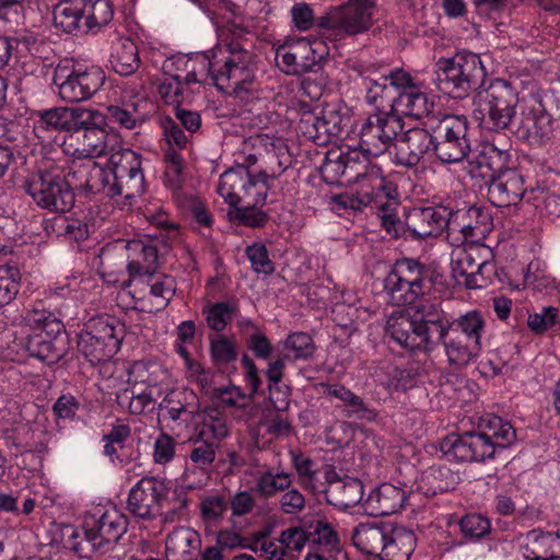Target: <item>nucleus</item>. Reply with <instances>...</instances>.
Returning a JSON list of instances; mask_svg holds the SVG:
<instances>
[{
  "label": "nucleus",
  "instance_id": "nucleus-1",
  "mask_svg": "<svg viewBox=\"0 0 560 560\" xmlns=\"http://www.w3.org/2000/svg\"><path fill=\"white\" fill-rule=\"evenodd\" d=\"M243 35L242 28L223 30L207 66V77L236 97H244L255 89L256 57L248 50Z\"/></svg>",
  "mask_w": 560,
  "mask_h": 560
},
{
  "label": "nucleus",
  "instance_id": "nucleus-2",
  "mask_svg": "<svg viewBox=\"0 0 560 560\" xmlns=\"http://www.w3.org/2000/svg\"><path fill=\"white\" fill-rule=\"evenodd\" d=\"M63 332L65 325L55 314L33 307L15 325L13 343L28 357L52 364L68 351V340Z\"/></svg>",
  "mask_w": 560,
  "mask_h": 560
},
{
  "label": "nucleus",
  "instance_id": "nucleus-3",
  "mask_svg": "<svg viewBox=\"0 0 560 560\" xmlns=\"http://www.w3.org/2000/svg\"><path fill=\"white\" fill-rule=\"evenodd\" d=\"M516 438L510 422L494 415L480 419L477 432L451 434L441 441L440 448L448 460L483 462L492 458L497 448H504Z\"/></svg>",
  "mask_w": 560,
  "mask_h": 560
},
{
  "label": "nucleus",
  "instance_id": "nucleus-4",
  "mask_svg": "<svg viewBox=\"0 0 560 560\" xmlns=\"http://www.w3.org/2000/svg\"><path fill=\"white\" fill-rule=\"evenodd\" d=\"M127 532V518L116 508L102 513L98 517L88 516L82 532L71 525L62 528V544L82 558L91 557L96 550L106 549L117 542Z\"/></svg>",
  "mask_w": 560,
  "mask_h": 560
},
{
  "label": "nucleus",
  "instance_id": "nucleus-5",
  "mask_svg": "<svg viewBox=\"0 0 560 560\" xmlns=\"http://www.w3.org/2000/svg\"><path fill=\"white\" fill-rule=\"evenodd\" d=\"M434 83L453 97H464L482 86L486 69L480 57L459 52L451 58H440L434 65Z\"/></svg>",
  "mask_w": 560,
  "mask_h": 560
},
{
  "label": "nucleus",
  "instance_id": "nucleus-6",
  "mask_svg": "<svg viewBox=\"0 0 560 560\" xmlns=\"http://www.w3.org/2000/svg\"><path fill=\"white\" fill-rule=\"evenodd\" d=\"M208 65L206 55H182L166 59L162 66L166 77L158 85L161 98L168 105L179 106L190 96V85L203 82Z\"/></svg>",
  "mask_w": 560,
  "mask_h": 560
},
{
  "label": "nucleus",
  "instance_id": "nucleus-7",
  "mask_svg": "<svg viewBox=\"0 0 560 560\" xmlns=\"http://www.w3.org/2000/svg\"><path fill=\"white\" fill-rule=\"evenodd\" d=\"M518 93L505 80L495 79L474 96V117L489 130L506 129L516 115Z\"/></svg>",
  "mask_w": 560,
  "mask_h": 560
},
{
  "label": "nucleus",
  "instance_id": "nucleus-8",
  "mask_svg": "<svg viewBox=\"0 0 560 560\" xmlns=\"http://www.w3.org/2000/svg\"><path fill=\"white\" fill-rule=\"evenodd\" d=\"M25 190L37 206L50 211L66 212L74 205V195L65 179L63 170L51 161H45L27 178Z\"/></svg>",
  "mask_w": 560,
  "mask_h": 560
},
{
  "label": "nucleus",
  "instance_id": "nucleus-9",
  "mask_svg": "<svg viewBox=\"0 0 560 560\" xmlns=\"http://www.w3.org/2000/svg\"><path fill=\"white\" fill-rule=\"evenodd\" d=\"M430 288V268L411 258L397 260L384 280L385 293L397 306L415 304Z\"/></svg>",
  "mask_w": 560,
  "mask_h": 560
},
{
  "label": "nucleus",
  "instance_id": "nucleus-10",
  "mask_svg": "<svg viewBox=\"0 0 560 560\" xmlns=\"http://www.w3.org/2000/svg\"><path fill=\"white\" fill-rule=\"evenodd\" d=\"M105 83V72L96 66L59 62L54 70L52 84L60 100L79 103L94 96Z\"/></svg>",
  "mask_w": 560,
  "mask_h": 560
},
{
  "label": "nucleus",
  "instance_id": "nucleus-11",
  "mask_svg": "<svg viewBox=\"0 0 560 560\" xmlns=\"http://www.w3.org/2000/svg\"><path fill=\"white\" fill-rule=\"evenodd\" d=\"M340 154L349 173V179L358 185L359 205L366 207L377 197L393 195V184L386 180L380 166L371 164V155L364 152L360 145L349 149L347 152H340Z\"/></svg>",
  "mask_w": 560,
  "mask_h": 560
},
{
  "label": "nucleus",
  "instance_id": "nucleus-12",
  "mask_svg": "<svg viewBox=\"0 0 560 560\" xmlns=\"http://www.w3.org/2000/svg\"><path fill=\"white\" fill-rule=\"evenodd\" d=\"M121 332V326L113 317L92 318L78 336V349L91 364L106 362L119 350Z\"/></svg>",
  "mask_w": 560,
  "mask_h": 560
},
{
  "label": "nucleus",
  "instance_id": "nucleus-13",
  "mask_svg": "<svg viewBox=\"0 0 560 560\" xmlns=\"http://www.w3.org/2000/svg\"><path fill=\"white\" fill-rule=\"evenodd\" d=\"M425 126L433 130L434 155L441 162L458 163L468 155V122L464 116L444 115L438 120L430 118Z\"/></svg>",
  "mask_w": 560,
  "mask_h": 560
},
{
  "label": "nucleus",
  "instance_id": "nucleus-14",
  "mask_svg": "<svg viewBox=\"0 0 560 560\" xmlns=\"http://www.w3.org/2000/svg\"><path fill=\"white\" fill-rule=\"evenodd\" d=\"M402 128V120L397 113H393L392 109L376 110L361 125L360 147L368 154L378 156L385 153L394 141L397 142Z\"/></svg>",
  "mask_w": 560,
  "mask_h": 560
},
{
  "label": "nucleus",
  "instance_id": "nucleus-15",
  "mask_svg": "<svg viewBox=\"0 0 560 560\" xmlns=\"http://www.w3.org/2000/svg\"><path fill=\"white\" fill-rule=\"evenodd\" d=\"M113 183L110 192L129 202L145 191L140 155L130 149H119L110 154Z\"/></svg>",
  "mask_w": 560,
  "mask_h": 560
},
{
  "label": "nucleus",
  "instance_id": "nucleus-16",
  "mask_svg": "<svg viewBox=\"0 0 560 560\" xmlns=\"http://www.w3.org/2000/svg\"><path fill=\"white\" fill-rule=\"evenodd\" d=\"M93 117L90 108L52 107L34 113L33 129L39 139H47L50 133L58 131L78 133L79 128L89 125Z\"/></svg>",
  "mask_w": 560,
  "mask_h": 560
},
{
  "label": "nucleus",
  "instance_id": "nucleus-17",
  "mask_svg": "<svg viewBox=\"0 0 560 560\" xmlns=\"http://www.w3.org/2000/svg\"><path fill=\"white\" fill-rule=\"evenodd\" d=\"M130 294L141 303V310L159 312L164 310L176 291L175 280L167 275L136 276L128 281Z\"/></svg>",
  "mask_w": 560,
  "mask_h": 560
},
{
  "label": "nucleus",
  "instance_id": "nucleus-18",
  "mask_svg": "<svg viewBox=\"0 0 560 560\" xmlns=\"http://www.w3.org/2000/svg\"><path fill=\"white\" fill-rule=\"evenodd\" d=\"M166 492L164 481L155 477H143L130 489L127 510L138 520L151 521L162 514Z\"/></svg>",
  "mask_w": 560,
  "mask_h": 560
},
{
  "label": "nucleus",
  "instance_id": "nucleus-19",
  "mask_svg": "<svg viewBox=\"0 0 560 560\" xmlns=\"http://www.w3.org/2000/svg\"><path fill=\"white\" fill-rule=\"evenodd\" d=\"M375 0H348L328 13L327 25L347 35L365 33L374 23Z\"/></svg>",
  "mask_w": 560,
  "mask_h": 560
},
{
  "label": "nucleus",
  "instance_id": "nucleus-20",
  "mask_svg": "<svg viewBox=\"0 0 560 560\" xmlns=\"http://www.w3.org/2000/svg\"><path fill=\"white\" fill-rule=\"evenodd\" d=\"M552 118L539 102L522 105L516 135L530 145L539 147L551 138Z\"/></svg>",
  "mask_w": 560,
  "mask_h": 560
},
{
  "label": "nucleus",
  "instance_id": "nucleus-21",
  "mask_svg": "<svg viewBox=\"0 0 560 560\" xmlns=\"http://www.w3.org/2000/svg\"><path fill=\"white\" fill-rule=\"evenodd\" d=\"M94 117L89 125L79 128L81 135L77 136L78 147L72 151L77 159H94L107 154L113 150L115 140L114 135H109L102 128L104 121L103 115L98 110L90 109Z\"/></svg>",
  "mask_w": 560,
  "mask_h": 560
},
{
  "label": "nucleus",
  "instance_id": "nucleus-22",
  "mask_svg": "<svg viewBox=\"0 0 560 560\" xmlns=\"http://www.w3.org/2000/svg\"><path fill=\"white\" fill-rule=\"evenodd\" d=\"M320 58L306 38L285 42L276 50V63L287 74H302L311 71Z\"/></svg>",
  "mask_w": 560,
  "mask_h": 560
},
{
  "label": "nucleus",
  "instance_id": "nucleus-23",
  "mask_svg": "<svg viewBox=\"0 0 560 560\" xmlns=\"http://www.w3.org/2000/svg\"><path fill=\"white\" fill-rule=\"evenodd\" d=\"M453 213V208L444 205L415 208L408 213L406 225L419 238L436 235L444 229L452 232Z\"/></svg>",
  "mask_w": 560,
  "mask_h": 560
},
{
  "label": "nucleus",
  "instance_id": "nucleus-24",
  "mask_svg": "<svg viewBox=\"0 0 560 560\" xmlns=\"http://www.w3.org/2000/svg\"><path fill=\"white\" fill-rule=\"evenodd\" d=\"M395 145L396 163L406 167H415L427 154L434 153L433 130L429 126L410 128L397 139Z\"/></svg>",
  "mask_w": 560,
  "mask_h": 560
},
{
  "label": "nucleus",
  "instance_id": "nucleus-25",
  "mask_svg": "<svg viewBox=\"0 0 560 560\" xmlns=\"http://www.w3.org/2000/svg\"><path fill=\"white\" fill-rule=\"evenodd\" d=\"M129 280L136 276H147L155 272L161 256L168 248L153 240H131L127 243Z\"/></svg>",
  "mask_w": 560,
  "mask_h": 560
},
{
  "label": "nucleus",
  "instance_id": "nucleus-26",
  "mask_svg": "<svg viewBox=\"0 0 560 560\" xmlns=\"http://www.w3.org/2000/svg\"><path fill=\"white\" fill-rule=\"evenodd\" d=\"M525 191L523 176L508 166L488 185V198L497 207L518 205Z\"/></svg>",
  "mask_w": 560,
  "mask_h": 560
},
{
  "label": "nucleus",
  "instance_id": "nucleus-27",
  "mask_svg": "<svg viewBox=\"0 0 560 560\" xmlns=\"http://www.w3.org/2000/svg\"><path fill=\"white\" fill-rule=\"evenodd\" d=\"M413 320L432 351L438 346V339L448 332L452 319L436 304L427 302L417 308Z\"/></svg>",
  "mask_w": 560,
  "mask_h": 560
},
{
  "label": "nucleus",
  "instance_id": "nucleus-28",
  "mask_svg": "<svg viewBox=\"0 0 560 560\" xmlns=\"http://www.w3.org/2000/svg\"><path fill=\"white\" fill-rule=\"evenodd\" d=\"M480 254L481 248L477 246L458 248L453 252L451 270L458 284L470 289L480 287L477 283V276L482 272L488 264L486 259L481 258Z\"/></svg>",
  "mask_w": 560,
  "mask_h": 560
},
{
  "label": "nucleus",
  "instance_id": "nucleus-29",
  "mask_svg": "<svg viewBox=\"0 0 560 560\" xmlns=\"http://www.w3.org/2000/svg\"><path fill=\"white\" fill-rule=\"evenodd\" d=\"M452 232H460L466 241L477 242L486 238L492 231L491 214L478 207L456 210L453 213Z\"/></svg>",
  "mask_w": 560,
  "mask_h": 560
},
{
  "label": "nucleus",
  "instance_id": "nucleus-30",
  "mask_svg": "<svg viewBox=\"0 0 560 560\" xmlns=\"http://www.w3.org/2000/svg\"><path fill=\"white\" fill-rule=\"evenodd\" d=\"M523 556L528 560H552L560 558V535L533 529L518 537Z\"/></svg>",
  "mask_w": 560,
  "mask_h": 560
},
{
  "label": "nucleus",
  "instance_id": "nucleus-31",
  "mask_svg": "<svg viewBox=\"0 0 560 560\" xmlns=\"http://www.w3.org/2000/svg\"><path fill=\"white\" fill-rule=\"evenodd\" d=\"M510 161V154L493 145L483 147L468 160L467 172L474 178H481L489 185Z\"/></svg>",
  "mask_w": 560,
  "mask_h": 560
},
{
  "label": "nucleus",
  "instance_id": "nucleus-32",
  "mask_svg": "<svg viewBox=\"0 0 560 560\" xmlns=\"http://www.w3.org/2000/svg\"><path fill=\"white\" fill-rule=\"evenodd\" d=\"M386 331L395 342L406 349L431 351L413 318L406 314H393L387 320Z\"/></svg>",
  "mask_w": 560,
  "mask_h": 560
},
{
  "label": "nucleus",
  "instance_id": "nucleus-33",
  "mask_svg": "<svg viewBox=\"0 0 560 560\" xmlns=\"http://www.w3.org/2000/svg\"><path fill=\"white\" fill-rule=\"evenodd\" d=\"M332 474L330 469L325 471V478L329 482L328 488L325 489L328 501L340 509H350L359 504L364 494L363 483L350 477L332 482L330 480Z\"/></svg>",
  "mask_w": 560,
  "mask_h": 560
},
{
  "label": "nucleus",
  "instance_id": "nucleus-34",
  "mask_svg": "<svg viewBox=\"0 0 560 560\" xmlns=\"http://www.w3.org/2000/svg\"><path fill=\"white\" fill-rule=\"evenodd\" d=\"M405 501V490L392 483H383L369 494L365 509L375 516L392 515L402 508Z\"/></svg>",
  "mask_w": 560,
  "mask_h": 560
},
{
  "label": "nucleus",
  "instance_id": "nucleus-35",
  "mask_svg": "<svg viewBox=\"0 0 560 560\" xmlns=\"http://www.w3.org/2000/svg\"><path fill=\"white\" fill-rule=\"evenodd\" d=\"M324 394L342 401L346 406V416L358 420L372 422L378 417L376 409L366 404L362 397L341 384H324Z\"/></svg>",
  "mask_w": 560,
  "mask_h": 560
},
{
  "label": "nucleus",
  "instance_id": "nucleus-36",
  "mask_svg": "<svg viewBox=\"0 0 560 560\" xmlns=\"http://www.w3.org/2000/svg\"><path fill=\"white\" fill-rule=\"evenodd\" d=\"M416 542L417 539L411 529L387 524L381 559L408 560L416 548Z\"/></svg>",
  "mask_w": 560,
  "mask_h": 560
},
{
  "label": "nucleus",
  "instance_id": "nucleus-37",
  "mask_svg": "<svg viewBox=\"0 0 560 560\" xmlns=\"http://www.w3.org/2000/svg\"><path fill=\"white\" fill-rule=\"evenodd\" d=\"M299 128L307 138L317 140L323 135H338L342 129V118L334 108L323 109L320 116L305 113L300 120Z\"/></svg>",
  "mask_w": 560,
  "mask_h": 560
},
{
  "label": "nucleus",
  "instance_id": "nucleus-38",
  "mask_svg": "<svg viewBox=\"0 0 560 560\" xmlns=\"http://www.w3.org/2000/svg\"><path fill=\"white\" fill-rule=\"evenodd\" d=\"M21 272L12 249L0 247V307L10 304L20 290Z\"/></svg>",
  "mask_w": 560,
  "mask_h": 560
},
{
  "label": "nucleus",
  "instance_id": "nucleus-39",
  "mask_svg": "<svg viewBox=\"0 0 560 560\" xmlns=\"http://www.w3.org/2000/svg\"><path fill=\"white\" fill-rule=\"evenodd\" d=\"M249 171L246 166L237 165L220 175L218 194L230 207L243 205Z\"/></svg>",
  "mask_w": 560,
  "mask_h": 560
},
{
  "label": "nucleus",
  "instance_id": "nucleus-40",
  "mask_svg": "<svg viewBox=\"0 0 560 560\" xmlns=\"http://www.w3.org/2000/svg\"><path fill=\"white\" fill-rule=\"evenodd\" d=\"M432 107L433 102L417 86L401 91L390 104L392 112L397 113L399 118L406 116L419 119L427 116Z\"/></svg>",
  "mask_w": 560,
  "mask_h": 560
},
{
  "label": "nucleus",
  "instance_id": "nucleus-41",
  "mask_svg": "<svg viewBox=\"0 0 560 560\" xmlns=\"http://www.w3.org/2000/svg\"><path fill=\"white\" fill-rule=\"evenodd\" d=\"M84 0H60L52 9L54 26L67 34L84 32Z\"/></svg>",
  "mask_w": 560,
  "mask_h": 560
},
{
  "label": "nucleus",
  "instance_id": "nucleus-42",
  "mask_svg": "<svg viewBox=\"0 0 560 560\" xmlns=\"http://www.w3.org/2000/svg\"><path fill=\"white\" fill-rule=\"evenodd\" d=\"M387 524L361 523L352 530L353 545L362 552L381 559Z\"/></svg>",
  "mask_w": 560,
  "mask_h": 560
},
{
  "label": "nucleus",
  "instance_id": "nucleus-43",
  "mask_svg": "<svg viewBox=\"0 0 560 560\" xmlns=\"http://www.w3.org/2000/svg\"><path fill=\"white\" fill-rule=\"evenodd\" d=\"M215 448L217 445L207 440L196 439L192 442V447L189 454V460L194 465V467H186L183 474V479L187 482L190 489L197 488L200 486L201 480L199 481H190V475L195 474L197 470L205 476L207 469L213 464L215 459Z\"/></svg>",
  "mask_w": 560,
  "mask_h": 560
},
{
  "label": "nucleus",
  "instance_id": "nucleus-44",
  "mask_svg": "<svg viewBox=\"0 0 560 560\" xmlns=\"http://www.w3.org/2000/svg\"><path fill=\"white\" fill-rule=\"evenodd\" d=\"M118 406L130 415L152 411L155 406L153 392L137 385H128L116 395Z\"/></svg>",
  "mask_w": 560,
  "mask_h": 560
},
{
  "label": "nucleus",
  "instance_id": "nucleus-45",
  "mask_svg": "<svg viewBox=\"0 0 560 560\" xmlns=\"http://www.w3.org/2000/svg\"><path fill=\"white\" fill-rule=\"evenodd\" d=\"M110 65L120 75H130L140 67L139 51L130 38H118L113 46Z\"/></svg>",
  "mask_w": 560,
  "mask_h": 560
},
{
  "label": "nucleus",
  "instance_id": "nucleus-46",
  "mask_svg": "<svg viewBox=\"0 0 560 560\" xmlns=\"http://www.w3.org/2000/svg\"><path fill=\"white\" fill-rule=\"evenodd\" d=\"M79 172L84 175V182L80 183V186L88 192H102L107 197H114L110 192L113 183V165H110V160L106 166L92 162Z\"/></svg>",
  "mask_w": 560,
  "mask_h": 560
},
{
  "label": "nucleus",
  "instance_id": "nucleus-47",
  "mask_svg": "<svg viewBox=\"0 0 560 560\" xmlns=\"http://www.w3.org/2000/svg\"><path fill=\"white\" fill-rule=\"evenodd\" d=\"M160 409L166 410L168 417L176 421L184 413L192 416L198 412V398L192 390L187 388L172 390L160 404Z\"/></svg>",
  "mask_w": 560,
  "mask_h": 560
},
{
  "label": "nucleus",
  "instance_id": "nucleus-48",
  "mask_svg": "<svg viewBox=\"0 0 560 560\" xmlns=\"http://www.w3.org/2000/svg\"><path fill=\"white\" fill-rule=\"evenodd\" d=\"M214 397L224 406L235 408L240 415L236 418L248 421L255 412L250 397L246 396L242 389L235 385L223 386L214 389Z\"/></svg>",
  "mask_w": 560,
  "mask_h": 560
},
{
  "label": "nucleus",
  "instance_id": "nucleus-49",
  "mask_svg": "<svg viewBox=\"0 0 560 560\" xmlns=\"http://www.w3.org/2000/svg\"><path fill=\"white\" fill-rule=\"evenodd\" d=\"M145 217L150 224L159 230L158 233L147 234V238L153 240L154 242L160 243V245H164L165 248H168L178 240L179 228L176 223L168 219V215L165 211H148Z\"/></svg>",
  "mask_w": 560,
  "mask_h": 560
},
{
  "label": "nucleus",
  "instance_id": "nucleus-50",
  "mask_svg": "<svg viewBox=\"0 0 560 560\" xmlns=\"http://www.w3.org/2000/svg\"><path fill=\"white\" fill-rule=\"evenodd\" d=\"M113 15L109 0H84V32H97L112 21Z\"/></svg>",
  "mask_w": 560,
  "mask_h": 560
},
{
  "label": "nucleus",
  "instance_id": "nucleus-51",
  "mask_svg": "<svg viewBox=\"0 0 560 560\" xmlns=\"http://www.w3.org/2000/svg\"><path fill=\"white\" fill-rule=\"evenodd\" d=\"M197 535L194 530L186 527L174 529L165 541V552L168 559L186 560L190 556Z\"/></svg>",
  "mask_w": 560,
  "mask_h": 560
},
{
  "label": "nucleus",
  "instance_id": "nucleus-52",
  "mask_svg": "<svg viewBox=\"0 0 560 560\" xmlns=\"http://www.w3.org/2000/svg\"><path fill=\"white\" fill-rule=\"evenodd\" d=\"M442 343L447 363L455 369H460L468 365L479 355L465 347L455 334L446 332L441 339H438V345Z\"/></svg>",
  "mask_w": 560,
  "mask_h": 560
},
{
  "label": "nucleus",
  "instance_id": "nucleus-53",
  "mask_svg": "<svg viewBox=\"0 0 560 560\" xmlns=\"http://www.w3.org/2000/svg\"><path fill=\"white\" fill-rule=\"evenodd\" d=\"M164 374L165 371L160 364L138 361L129 369V381L133 378L132 385L153 392Z\"/></svg>",
  "mask_w": 560,
  "mask_h": 560
},
{
  "label": "nucleus",
  "instance_id": "nucleus-54",
  "mask_svg": "<svg viewBox=\"0 0 560 560\" xmlns=\"http://www.w3.org/2000/svg\"><path fill=\"white\" fill-rule=\"evenodd\" d=\"M450 328H453L454 332H463V335L482 343V338L486 334V319L481 313L469 311L452 319Z\"/></svg>",
  "mask_w": 560,
  "mask_h": 560
},
{
  "label": "nucleus",
  "instance_id": "nucleus-55",
  "mask_svg": "<svg viewBox=\"0 0 560 560\" xmlns=\"http://www.w3.org/2000/svg\"><path fill=\"white\" fill-rule=\"evenodd\" d=\"M319 173L323 180L329 185L353 184L349 179V173L340 153H328L319 167Z\"/></svg>",
  "mask_w": 560,
  "mask_h": 560
},
{
  "label": "nucleus",
  "instance_id": "nucleus-56",
  "mask_svg": "<svg viewBox=\"0 0 560 560\" xmlns=\"http://www.w3.org/2000/svg\"><path fill=\"white\" fill-rule=\"evenodd\" d=\"M362 84L365 90V100L370 105L383 107L386 102L388 105L393 103L395 97L392 96V89L388 85V78L382 75L378 79L364 77Z\"/></svg>",
  "mask_w": 560,
  "mask_h": 560
},
{
  "label": "nucleus",
  "instance_id": "nucleus-57",
  "mask_svg": "<svg viewBox=\"0 0 560 560\" xmlns=\"http://www.w3.org/2000/svg\"><path fill=\"white\" fill-rule=\"evenodd\" d=\"M283 354H290V361L307 360L313 357L315 345L306 332L290 334L283 341Z\"/></svg>",
  "mask_w": 560,
  "mask_h": 560
},
{
  "label": "nucleus",
  "instance_id": "nucleus-58",
  "mask_svg": "<svg viewBox=\"0 0 560 560\" xmlns=\"http://www.w3.org/2000/svg\"><path fill=\"white\" fill-rule=\"evenodd\" d=\"M210 357L217 365H226L234 362L237 359L234 340L220 334L210 337Z\"/></svg>",
  "mask_w": 560,
  "mask_h": 560
},
{
  "label": "nucleus",
  "instance_id": "nucleus-59",
  "mask_svg": "<svg viewBox=\"0 0 560 560\" xmlns=\"http://www.w3.org/2000/svg\"><path fill=\"white\" fill-rule=\"evenodd\" d=\"M292 476L289 472L265 471L257 480L256 489L265 497H272L277 492L284 491L290 488Z\"/></svg>",
  "mask_w": 560,
  "mask_h": 560
},
{
  "label": "nucleus",
  "instance_id": "nucleus-60",
  "mask_svg": "<svg viewBox=\"0 0 560 560\" xmlns=\"http://www.w3.org/2000/svg\"><path fill=\"white\" fill-rule=\"evenodd\" d=\"M267 178L268 176L262 172L257 175H253L249 172L243 205L252 207H261L265 205L269 189Z\"/></svg>",
  "mask_w": 560,
  "mask_h": 560
},
{
  "label": "nucleus",
  "instance_id": "nucleus-61",
  "mask_svg": "<svg viewBox=\"0 0 560 560\" xmlns=\"http://www.w3.org/2000/svg\"><path fill=\"white\" fill-rule=\"evenodd\" d=\"M395 196L396 189L394 188V192L392 196H384L380 198L377 197L370 205L375 203L378 210V217L381 218L382 224L385 228V230L389 234L397 235L400 221L398 220L395 213V207L397 205Z\"/></svg>",
  "mask_w": 560,
  "mask_h": 560
},
{
  "label": "nucleus",
  "instance_id": "nucleus-62",
  "mask_svg": "<svg viewBox=\"0 0 560 560\" xmlns=\"http://www.w3.org/2000/svg\"><path fill=\"white\" fill-rule=\"evenodd\" d=\"M234 311V306L225 302H218L205 307L203 314L208 327L217 332L223 331L231 322Z\"/></svg>",
  "mask_w": 560,
  "mask_h": 560
},
{
  "label": "nucleus",
  "instance_id": "nucleus-63",
  "mask_svg": "<svg viewBox=\"0 0 560 560\" xmlns=\"http://www.w3.org/2000/svg\"><path fill=\"white\" fill-rule=\"evenodd\" d=\"M560 322V311L558 307L546 306L538 313L530 314L527 318V325L530 330L541 334L552 328Z\"/></svg>",
  "mask_w": 560,
  "mask_h": 560
},
{
  "label": "nucleus",
  "instance_id": "nucleus-64",
  "mask_svg": "<svg viewBox=\"0 0 560 560\" xmlns=\"http://www.w3.org/2000/svg\"><path fill=\"white\" fill-rule=\"evenodd\" d=\"M460 530L465 537L479 539L491 532L490 521L479 514L464 516L459 523Z\"/></svg>",
  "mask_w": 560,
  "mask_h": 560
}]
</instances>
